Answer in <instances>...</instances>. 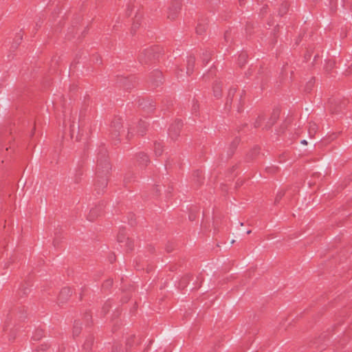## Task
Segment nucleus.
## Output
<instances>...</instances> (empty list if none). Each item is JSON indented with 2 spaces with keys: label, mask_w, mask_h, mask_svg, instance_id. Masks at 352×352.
<instances>
[{
  "label": "nucleus",
  "mask_w": 352,
  "mask_h": 352,
  "mask_svg": "<svg viewBox=\"0 0 352 352\" xmlns=\"http://www.w3.org/2000/svg\"><path fill=\"white\" fill-rule=\"evenodd\" d=\"M116 351H121V346H120V347H119V349H118V346L113 347V349H112V351H113V352H116Z\"/></svg>",
  "instance_id": "nucleus-43"
},
{
  "label": "nucleus",
  "mask_w": 352,
  "mask_h": 352,
  "mask_svg": "<svg viewBox=\"0 0 352 352\" xmlns=\"http://www.w3.org/2000/svg\"><path fill=\"white\" fill-rule=\"evenodd\" d=\"M240 6H243L245 3V0H239Z\"/></svg>",
  "instance_id": "nucleus-50"
},
{
  "label": "nucleus",
  "mask_w": 352,
  "mask_h": 352,
  "mask_svg": "<svg viewBox=\"0 0 352 352\" xmlns=\"http://www.w3.org/2000/svg\"><path fill=\"white\" fill-rule=\"evenodd\" d=\"M213 94L214 97L219 98L221 96L222 85L219 82H216L212 87Z\"/></svg>",
  "instance_id": "nucleus-15"
},
{
  "label": "nucleus",
  "mask_w": 352,
  "mask_h": 352,
  "mask_svg": "<svg viewBox=\"0 0 352 352\" xmlns=\"http://www.w3.org/2000/svg\"><path fill=\"white\" fill-rule=\"evenodd\" d=\"M103 204L92 208L88 214L87 219L90 221H94L98 216H100L103 211Z\"/></svg>",
  "instance_id": "nucleus-10"
},
{
  "label": "nucleus",
  "mask_w": 352,
  "mask_h": 352,
  "mask_svg": "<svg viewBox=\"0 0 352 352\" xmlns=\"http://www.w3.org/2000/svg\"><path fill=\"white\" fill-rule=\"evenodd\" d=\"M278 170V168L275 166H267L265 168V171L269 174H275Z\"/></svg>",
  "instance_id": "nucleus-28"
},
{
  "label": "nucleus",
  "mask_w": 352,
  "mask_h": 352,
  "mask_svg": "<svg viewBox=\"0 0 352 352\" xmlns=\"http://www.w3.org/2000/svg\"><path fill=\"white\" fill-rule=\"evenodd\" d=\"M139 106L146 113L153 112L155 108V102L151 99L142 98L138 100Z\"/></svg>",
  "instance_id": "nucleus-8"
},
{
  "label": "nucleus",
  "mask_w": 352,
  "mask_h": 352,
  "mask_svg": "<svg viewBox=\"0 0 352 352\" xmlns=\"http://www.w3.org/2000/svg\"><path fill=\"white\" fill-rule=\"evenodd\" d=\"M122 129V120L120 117H115L110 124L109 135L113 140L120 141V133Z\"/></svg>",
  "instance_id": "nucleus-4"
},
{
  "label": "nucleus",
  "mask_w": 352,
  "mask_h": 352,
  "mask_svg": "<svg viewBox=\"0 0 352 352\" xmlns=\"http://www.w3.org/2000/svg\"><path fill=\"white\" fill-rule=\"evenodd\" d=\"M160 47L151 46L142 50L139 55L138 60L141 64H148L160 58Z\"/></svg>",
  "instance_id": "nucleus-2"
},
{
  "label": "nucleus",
  "mask_w": 352,
  "mask_h": 352,
  "mask_svg": "<svg viewBox=\"0 0 352 352\" xmlns=\"http://www.w3.org/2000/svg\"><path fill=\"white\" fill-rule=\"evenodd\" d=\"M80 182V178H76L75 179V182L76 183H78Z\"/></svg>",
  "instance_id": "nucleus-54"
},
{
  "label": "nucleus",
  "mask_w": 352,
  "mask_h": 352,
  "mask_svg": "<svg viewBox=\"0 0 352 352\" xmlns=\"http://www.w3.org/2000/svg\"><path fill=\"white\" fill-rule=\"evenodd\" d=\"M166 251H167V252H171V251H172V248H170V247L167 246V247H166Z\"/></svg>",
  "instance_id": "nucleus-51"
},
{
  "label": "nucleus",
  "mask_w": 352,
  "mask_h": 352,
  "mask_svg": "<svg viewBox=\"0 0 352 352\" xmlns=\"http://www.w3.org/2000/svg\"><path fill=\"white\" fill-rule=\"evenodd\" d=\"M137 160L139 165L142 166H146L150 162L148 156L144 153H139L137 155Z\"/></svg>",
  "instance_id": "nucleus-14"
},
{
  "label": "nucleus",
  "mask_w": 352,
  "mask_h": 352,
  "mask_svg": "<svg viewBox=\"0 0 352 352\" xmlns=\"http://www.w3.org/2000/svg\"><path fill=\"white\" fill-rule=\"evenodd\" d=\"M285 192L283 191H280L277 193L276 197L275 198V203H278L282 197L284 196Z\"/></svg>",
  "instance_id": "nucleus-35"
},
{
  "label": "nucleus",
  "mask_w": 352,
  "mask_h": 352,
  "mask_svg": "<svg viewBox=\"0 0 352 352\" xmlns=\"http://www.w3.org/2000/svg\"><path fill=\"white\" fill-rule=\"evenodd\" d=\"M197 109H198V106L196 104H194L192 106V111L194 112H196L197 111Z\"/></svg>",
  "instance_id": "nucleus-44"
},
{
  "label": "nucleus",
  "mask_w": 352,
  "mask_h": 352,
  "mask_svg": "<svg viewBox=\"0 0 352 352\" xmlns=\"http://www.w3.org/2000/svg\"><path fill=\"white\" fill-rule=\"evenodd\" d=\"M118 242L120 244L121 247H124L126 250L131 251L133 248V242L129 237L126 236L125 230L122 229L119 231L117 236Z\"/></svg>",
  "instance_id": "nucleus-5"
},
{
  "label": "nucleus",
  "mask_w": 352,
  "mask_h": 352,
  "mask_svg": "<svg viewBox=\"0 0 352 352\" xmlns=\"http://www.w3.org/2000/svg\"><path fill=\"white\" fill-rule=\"evenodd\" d=\"M208 25L206 22L199 21L196 27V33L199 35L203 34L207 30Z\"/></svg>",
  "instance_id": "nucleus-16"
},
{
  "label": "nucleus",
  "mask_w": 352,
  "mask_h": 352,
  "mask_svg": "<svg viewBox=\"0 0 352 352\" xmlns=\"http://www.w3.org/2000/svg\"><path fill=\"white\" fill-rule=\"evenodd\" d=\"M112 285H113L112 279L106 280L102 284V288L104 289H108L112 286Z\"/></svg>",
  "instance_id": "nucleus-30"
},
{
  "label": "nucleus",
  "mask_w": 352,
  "mask_h": 352,
  "mask_svg": "<svg viewBox=\"0 0 352 352\" xmlns=\"http://www.w3.org/2000/svg\"><path fill=\"white\" fill-rule=\"evenodd\" d=\"M72 290L69 287H63L58 296V301L59 303L65 302L72 296Z\"/></svg>",
  "instance_id": "nucleus-11"
},
{
  "label": "nucleus",
  "mask_w": 352,
  "mask_h": 352,
  "mask_svg": "<svg viewBox=\"0 0 352 352\" xmlns=\"http://www.w3.org/2000/svg\"><path fill=\"white\" fill-rule=\"evenodd\" d=\"M288 10V5L287 3H284L281 5L278 13L280 16L284 15Z\"/></svg>",
  "instance_id": "nucleus-27"
},
{
  "label": "nucleus",
  "mask_w": 352,
  "mask_h": 352,
  "mask_svg": "<svg viewBox=\"0 0 352 352\" xmlns=\"http://www.w3.org/2000/svg\"><path fill=\"white\" fill-rule=\"evenodd\" d=\"M69 128H70V136L72 138H73L74 133H75V131H76V127L74 126V124H70Z\"/></svg>",
  "instance_id": "nucleus-40"
},
{
  "label": "nucleus",
  "mask_w": 352,
  "mask_h": 352,
  "mask_svg": "<svg viewBox=\"0 0 352 352\" xmlns=\"http://www.w3.org/2000/svg\"><path fill=\"white\" fill-rule=\"evenodd\" d=\"M94 342V338L93 336L89 335L86 338V340L82 345V349L85 352H90Z\"/></svg>",
  "instance_id": "nucleus-12"
},
{
  "label": "nucleus",
  "mask_w": 352,
  "mask_h": 352,
  "mask_svg": "<svg viewBox=\"0 0 352 352\" xmlns=\"http://www.w3.org/2000/svg\"><path fill=\"white\" fill-rule=\"evenodd\" d=\"M259 153V148L258 147H254L252 151H251V153L252 155V157L254 155H256V154H258Z\"/></svg>",
  "instance_id": "nucleus-41"
},
{
  "label": "nucleus",
  "mask_w": 352,
  "mask_h": 352,
  "mask_svg": "<svg viewBox=\"0 0 352 352\" xmlns=\"http://www.w3.org/2000/svg\"><path fill=\"white\" fill-rule=\"evenodd\" d=\"M148 123L140 120L135 125L133 124L129 127L126 138L128 140H130L134 136L135 133L144 135L146 133Z\"/></svg>",
  "instance_id": "nucleus-3"
},
{
  "label": "nucleus",
  "mask_w": 352,
  "mask_h": 352,
  "mask_svg": "<svg viewBox=\"0 0 352 352\" xmlns=\"http://www.w3.org/2000/svg\"><path fill=\"white\" fill-rule=\"evenodd\" d=\"M115 260H116L115 255H113V256L109 257V261H110L111 263H113Z\"/></svg>",
  "instance_id": "nucleus-46"
},
{
  "label": "nucleus",
  "mask_w": 352,
  "mask_h": 352,
  "mask_svg": "<svg viewBox=\"0 0 352 352\" xmlns=\"http://www.w3.org/2000/svg\"><path fill=\"white\" fill-rule=\"evenodd\" d=\"M244 91H243L241 94L239 96V103H241V102L243 100V94Z\"/></svg>",
  "instance_id": "nucleus-48"
},
{
  "label": "nucleus",
  "mask_w": 352,
  "mask_h": 352,
  "mask_svg": "<svg viewBox=\"0 0 352 352\" xmlns=\"http://www.w3.org/2000/svg\"><path fill=\"white\" fill-rule=\"evenodd\" d=\"M111 303L110 301H107L104 305H103L102 307V312L104 313V315H105L106 314H107L109 311V309H111Z\"/></svg>",
  "instance_id": "nucleus-29"
},
{
  "label": "nucleus",
  "mask_w": 352,
  "mask_h": 352,
  "mask_svg": "<svg viewBox=\"0 0 352 352\" xmlns=\"http://www.w3.org/2000/svg\"><path fill=\"white\" fill-rule=\"evenodd\" d=\"M350 71L352 72V64H351V66L350 67Z\"/></svg>",
  "instance_id": "nucleus-58"
},
{
  "label": "nucleus",
  "mask_w": 352,
  "mask_h": 352,
  "mask_svg": "<svg viewBox=\"0 0 352 352\" xmlns=\"http://www.w3.org/2000/svg\"><path fill=\"white\" fill-rule=\"evenodd\" d=\"M15 40H16V42H15L14 45L12 46L13 47H16L17 45H19L20 42L22 40V35H21L20 34H18L15 37Z\"/></svg>",
  "instance_id": "nucleus-36"
},
{
  "label": "nucleus",
  "mask_w": 352,
  "mask_h": 352,
  "mask_svg": "<svg viewBox=\"0 0 352 352\" xmlns=\"http://www.w3.org/2000/svg\"><path fill=\"white\" fill-rule=\"evenodd\" d=\"M239 142H240V140L239 138L236 137L233 140L232 142H231L230 144V151H228V155L230 157H231L233 154H234V150L236 148V147L238 146L239 144Z\"/></svg>",
  "instance_id": "nucleus-18"
},
{
  "label": "nucleus",
  "mask_w": 352,
  "mask_h": 352,
  "mask_svg": "<svg viewBox=\"0 0 352 352\" xmlns=\"http://www.w3.org/2000/svg\"><path fill=\"white\" fill-rule=\"evenodd\" d=\"M278 118V111L274 112L270 121L267 122V125L266 126L267 128H270L274 124L276 120Z\"/></svg>",
  "instance_id": "nucleus-24"
},
{
  "label": "nucleus",
  "mask_w": 352,
  "mask_h": 352,
  "mask_svg": "<svg viewBox=\"0 0 352 352\" xmlns=\"http://www.w3.org/2000/svg\"><path fill=\"white\" fill-rule=\"evenodd\" d=\"M300 142L302 144H307V142L305 140H302Z\"/></svg>",
  "instance_id": "nucleus-52"
},
{
  "label": "nucleus",
  "mask_w": 352,
  "mask_h": 352,
  "mask_svg": "<svg viewBox=\"0 0 352 352\" xmlns=\"http://www.w3.org/2000/svg\"><path fill=\"white\" fill-rule=\"evenodd\" d=\"M189 219H190V221H194V220L195 219V214H190V215H189Z\"/></svg>",
  "instance_id": "nucleus-45"
},
{
  "label": "nucleus",
  "mask_w": 352,
  "mask_h": 352,
  "mask_svg": "<svg viewBox=\"0 0 352 352\" xmlns=\"http://www.w3.org/2000/svg\"><path fill=\"white\" fill-rule=\"evenodd\" d=\"M154 152L157 157L160 156L163 153V146L160 142L154 143Z\"/></svg>",
  "instance_id": "nucleus-19"
},
{
  "label": "nucleus",
  "mask_w": 352,
  "mask_h": 352,
  "mask_svg": "<svg viewBox=\"0 0 352 352\" xmlns=\"http://www.w3.org/2000/svg\"><path fill=\"white\" fill-rule=\"evenodd\" d=\"M195 63V57L194 56H189L187 58L186 74L190 76L193 72V69Z\"/></svg>",
  "instance_id": "nucleus-13"
},
{
  "label": "nucleus",
  "mask_w": 352,
  "mask_h": 352,
  "mask_svg": "<svg viewBox=\"0 0 352 352\" xmlns=\"http://www.w3.org/2000/svg\"><path fill=\"white\" fill-rule=\"evenodd\" d=\"M81 329V324L78 322L75 321L73 328V336H78L80 333Z\"/></svg>",
  "instance_id": "nucleus-22"
},
{
  "label": "nucleus",
  "mask_w": 352,
  "mask_h": 352,
  "mask_svg": "<svg viewBox=\"0 0 352 352\" xmlns=\"http://www.w3.org/2000/svg\"><path fill=\"white\" fill-rule=\"evenodd\" d=\"M48 348V345L47 344H41L40 346H39V349L40 351H45L47 350V349Z\"/></svg>",
  "instance_id": "nucleus-42"
},
{
  "label": "nucleus",
  "mask_w": 352,
  "mask_h": 352,
  "mask_svg": "<svg viewBox=\"0 0 352 352\" xmlns=\"http://www.w3.org/2000/svg\"><path fill=\"white\" fill-rule=\"evenodd\" d=\"M236 91V88H231L228 91V95L226 100V104L228 105L229 103H232L233 100V97Z\"/></svg>",
  "instance_id": "nucleus-23"
},
{
  "label": "nucleus",
  "mask_w": 352,
  "mask_h": 352,
  "mask_svg": "<svg viewBox=\"0 0 352 352\" xmlns=\"http://www.w3.org/2000/svg\"><path fill=\"white\" fill-rule=\"evenodd\" d=\"M182 0H174L168 8L167 17L170 20L175 19L181 9Z\"/></svg>",
  "instance_id": "nucleus-7"
},
{
  "label": "nucleus",
  "mask_w": 352,
  "mask_h": 352,
  "mask_svg": "<svg viewBox=\"0 0 352 352\" xmlns=\"http://www.w3.org/2000/svg\"><path fill=\"white\" fill-rule=\"evenodd\" d=\"M242 111V107H238V111Z\"/></svg>",
  "instance_id": "nucleus-55"
},
{
  "label": "nucleus",
  "mask_w": 352,
  "mask_h": 352,
  "mask_svg": "<svg viewBox=\"0 0 352 352\" xmlns=\"http://www.w3.org/2000/svg\"><path fill=\"white\" fill-rule=\"evenodd\" d=\"M84 320L86 321L87 324H89V321L91 320V316L89 312L85 313Z\"/></svg>",
  "instance_id": "nucleus-38"
},
{
  "label": "nucleus",
  "mask_w": 352,
  "mask_h": 352,
  "mask_svg": "<svg viewBox=\"0 0 352 352\" xmlns=\"http://www.w3.org/2000/svg\"><path fill=\"white\" fill-rule=\"evenodd\" d=\"M318 129V126L315 122H309V134L310 136H314Z\"/></svg>",
  "instance_id": "nucleus-21"
},
{
  "label": "nucleus",
  "mask_w": 352,
  "mask_h": 352,
  "mask_svg": "<svg viewBox=\"0 0 352 352\" xmlns=\"http://www.w3.org/2000/svg\"><path fill=\"white\" fill-rule=\"evenodd\" d=\"M30 291V288L28 287H25L19 289V295L21 296L28 294V293Z\"/></svg>",
  "instance_id": "nucleus-32"
},
{
  "label": "nucleus",
  "mask_w": 352,
  "mask_h": 352,
  "mask_svg": "<svg viewBox=\"0 0 352 352\" xmlns=\"http://www.w3.org/2000/svg\"><path fill=\"white\" fill-rule=\"evenodd\" d=\"M264 120L263 116H258L256 120L255 121L254 126L255 128H258L261 126V122Z\"/></svg>",
  "instance_id": "nucleus-33"
},
{
  "label": "nucleus",
  "mask_w": 352,
  "mask_h": 352,
  "mask_svg": "<svg viewBox=\"0 0 352 352\" xmlns=\"http://www.w3.org/2000/svg\"><path fill=\"white\" fill-rule=\"evenodd\" d=\"M134 177V175L132 173H127L125 176H124V182L125 183H129V182H131V181L132 180V179Z\"/></svg>",
  "instance_id": "nucleus-31"
},
{
  "label": "nucleus",
  "mask_w": 352,
  "mask_h": 352,
  "mask_svg": "<svg viewBox=\"0 0 352 352\" xmlns=\"http://www.w3.org/2000/svg\"><path fill=\"white\" fill-rule=\"evenodd\" d=\"M135 221H133V220H131L129 223L131 225V226H133L135 224Z\"/></svg>",
  "instance_id": "nucleus-53"
},
{
  "label": "nucleus",
  "mask_w": 352,
  "mask_h": 352,
  "mask_svg": "<svg viewBox=\"0 0 352 352\" xmlns=\"http://www.w3.org/2000/svg\"><path fill=\"white\" fill-rule=\"evenodd\" d=\"M327 64L329 65V67H330L331 68H332V67H333V65H334V63H333V62H332V61H331V60H329V61L327 63Z\"/></svg>",
  "instance_id": "nucleus-47"
},
{
  "label": "nucleus",
  "mask_w": 352,
  "mask_h": 352,
  "mask_svg": "<svg viewBox=\"0 0 352 352\" xmlns=\"http://www.w3.org/2000/svg\"><path fill=\"white\" fill-rule=\"evenodd\" d=\"M111 169V165L109 161L107 151L105 148H102L98 155L96 170L97 180L94 184L95 190H97L98 194L103 192L107 186V176Z\"/></svg>",
  "instance_id": "nucleus-1"
},
{
  "label": "nucleus",
  "mask_w": 352,
  "mask_h": 352,
  "mask_svg": "<svg viewBox=\"0 0 352 352\" xmlns=\"http://www.w3.org/2000/svg\"><path fill=\"white\" fill-rule=\"evenodd\" d=\"M247 60H248L247 53L245 52H242L238 57L237 63L241 67H242L243 66H244L246 64Z\"/></svg>",
  "instance_id": "nucleus-17"
},
{
  "label": "nucleus",
  "mask_w": 352,
  "mask_h": 352,
  "mask_svg": "<svg viewBox=\"0 0 352 352\" xmlns=\"http://www.w3.org/2000/svg\"><path fill=\"white\" fill-rule=\"evenodd\" d=\"M125 87H126V89H129L130 88V87H128L126 85H125Z\"/></svg>",
  "instance_id": "nucleus-59"
},
{
  "label": "nucleus",
  "mask_w": 352,
  "mask_h": 352,
  "mask_svg": "<svg viewBox=\"0 0 352 352\" xmlns=\"http://www.w3.org/2000/svg\"><path fill=\"white\" fill-rule=\"evenodd\" d=\"M163 79L162 72L160 70H154L150 74V82L155 87H157L162 84L163 82Z\"/></svg>",
  "instance_id": "nucleus-9"
},
{
  "label": "nucleus",
  "mask_w": 352,
  "mask_h": 352,
  "mask_svg": "<svg viewBox=\"0 0 352 352\" xmlns=\"http://www.w3.org/2000/svg\"><path fill=\"white\" fill-rule=\"evenodd\" d=\"M43 329H36L32 336V339L34 340H39L43 336Z\"/></svg>",
  "instance_id": "nucleus-25"
},
{
  "label": "nucleus",
  "mask_w": 352,
  "mask_h": 352,
  "mask_svg": "<svg viewBox=\"0 0 352 352\" xmlns=\"http://www.w3.org/2000/svg\"><path fill=\"white\" fill-rule=\"evenodd\" d=\"M211 55L212 54L210 51H206L202 54L201 59L204 65H206L210 62Z\"/></svg>",
  "instance_id": "nucleus-20"
},
{
  "label": "nucleus",
  "mask_w": 352,
  "mask_h": 352,
  "mask_svg": "<svg viewBox=\"0 0 352 352\" xmlns=\"http://www.w3.org/2000/svg\"><path fill=\"white\" fill-rule=\"evenodd\" d=\"M183 123L179 120H176L173 123L170 124L168 128V135L172 140H177L179 135Z\"/></svg>",
  "instance_id": "nucleus-6"
},
{
  "label": "nucleus",
  "mask_w": 352,
  "mask_h": 352,
  "mask_svg": "<svg viewBox=\"0 0 352 352\" xmlns=\"http://www.w3.org/2000/svg\"><path fill=\"white\" fill-rule=\"evenodd\" d=\"M136 19L135 21H133V25L131 26V33L133 34H135L137 29L139 28L140 23L139 22L140 18L138 17V16H135Z\"/></svg>",
  "instance_id": "nucleus-26"
},
{
  "label": "nucleus",
  "mask_w": 352,
  "mask_h": 352,
  "mask_svg": "<svg viewBox=\"0 0 352 352\" xmlns=\"http://www.w3.org/2000/svg\"><path fill=\"white\" fill-rule=\"evenodd\" d=\"M232 32L231 30H227L224 34V38L225 40L228 42L230 38L231 37Z\"/></svg>",
  "instance_id": "nucleus-39"
},
{
  "label": "nucleus",
  "mask_w": 352,
  "mask_h": 352,
  "mask_svg": "<svg viewBox=\"0 0 352 352\" xmlns=\"http://www.w3.org/2000/svg\"><path fill=\"white\" fill-rule=\"evenodd\" d=\"M188 280V277H186V278H184L182 280V281H181L180 284H181V285H182V284H183V283H186V280Z\"/></svg>",
  "instance_id": "nucleus-49"
},
{
  "label": "nucleus",
  "mask_w": 352,
  "mask_h": 352,
  "mask_svg": "<svg viewBox=\"0 0 352 352\" xmlns=\"http://www.w3.org/2000/svg\"><path fill=\"white\" fill-rule=\"evenodd\" d=\"M313 86H314V82L312 81V80H311L307 82V84L305 87V91L307 92H309L311 90V88Z\"/></svg>",
  "instance_id": "nucleus-34"
},
{
  "label": "nucleus",
  "mask_w": 352,
  "mask_h": 352,
  "mask_svg": "<svg viewBox=\"0 0 352 352\" xmlns=\"http://www.w3.org/2000/svg\"><path fill=\"white\" fill-rule=\"evenodd\" d=\"M212 68L210 69V74H212Z\"/></svg>",
  "instance_id": "nucleus-57"
},
{
  "label": "nucleus",
  "mask_w": 352,
  "mask_h": 352,
  "mask_svg": "<svg viewBox=\"0 0 352 352\" xmlns=\"http://www.w3.org/2000/svg\"><path fill=\"white\" fill-rule=\"evenodd\" d=\"M194 175L197 177V182H200L202 179V172L201 170H197L194 173Z\"/></svg>",
  "instance_id": "nucleus-37"
},
{
  "label": "nucleus",
  "mask_w": 352,
  "mask_h": 352,
  "mask_svg": "<svg viewBox=\"0 0 352 352\" xmlns=\"http://www.w3.org/2000/svg\"><path fill=\"white\" fill-rule=\"evenodd\" d=\"M250 233H251V230L247 231V234H250Z\"/></svg>",
  "instance_id": "nucleus-56"
}]
</instances>
